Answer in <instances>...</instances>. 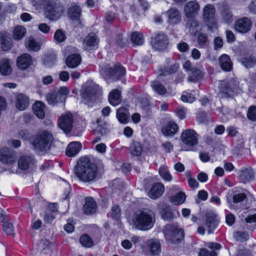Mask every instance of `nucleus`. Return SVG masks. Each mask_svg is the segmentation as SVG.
<instances>
[{
	"mask_svg": "<svg viewBox=\"0 0 256 256\" xmlns=\"http://www.w3.org/2000/svg\"><path fill=\"white\" fill-rule=\"evenodd\" d=\"M98 173V166L86 158H82L75 166V174L84 182L90 183L95 181Z\"/></svg>",
	"mask_w": 256,
	"mask_h": 256,
	"instance_id": "f257e3e1",
	"label": "nucleus"
},
{
	"mask_svg": "<svg viewBox=\"0 0 256 256\" xmlns=\"http://www.w3.org/2000/svg\"><path fill=\"white\" fill-rule=\"evenodd\" d=\"M53 136L50 131L41 130L32 136L31 144L36 153L44 155L50 151Z\"/></svg>",
	"mask_w": 256,
	"mask_h": 256,
	"instance_id": "f03ea898",
	"label": "nucleus"
},
{
	"mask_svg": "<svg viewBox=\"0 0 256 256\" xmlns=\"http://www.w3.org/2000/svg\"><path fill=\"white\" fill-rule=\"evenodd\" d=\"M132 220L136 229L144 231L148 230L154 225L155 214L150 209L143 208L135 212Z\"/></svg>",
	"mask_w": 256,
	"mask_h": 256,
	"instance_id": "7ed1b4c3",
	"label": "nucleus"
},
{
	"mask_svg": "<svg viewBox=\"0 0 256 256\" xmlns=\"http://www.w3.org/2000/svg\"><path fill=\"white\" fill-rule=\"evenodd\" d=\"M100 73L108 82L110 80H118L126 74L125 68L120 64H116L113 68L107 66L106 67L100 66Z\"/></svg>",
	"mask_w": 256,
	"mask_h": 256,
	"instance_id": "20e7f679",
	"label": "nucleus"
},
{
	"mask_svg": "<svg viewBox=\"0 0 256 256\" xmlns=\"http://www.w3.org/2000/svg\"><path fill=\"white\" fill-rule=\"evenodd\" d=\"M46 17L50 20H56L62 16L64 8L58 0H51L46 6Z\"/></svg>",
	"mask_w": 256,
	"mask_h": 256,
	"instance_id": "39448f33",
	"label": "nucleus"
},
{
	"mask_svg": "<svg viewBox=\"0 0 256 256\" xmlns=\"http://www.w3.org/2000/svg\"><path fill=\"white\" fill-rule=\"evenodd\" d=\"M164 232L169 244H176L184 238L183 232L172 225L166 226Z\"/></svg>",
	"mask_w": 256,
	"mask_h": 256,
	"instance_id": "423d86ee",
	"label": "nucleus"
},
{
	"mask_svg": "<svg viewBox=\"0 0 256 256\" xmlns=\"http://www.w3.org/2000/svg\"><path fill=\"white\" fill-rule=\"evenodd\" d=\"M16 152L14 150L8 148L0 150V162L2 164L12 166L16 164Z\"/></svg>",
	"mask_w": 256,
	"mask_h": 256,
	"instance_id": "0eeeda50",
	"label": "nucleus"
},
{
	"mask_svg": "<svg viewBox=\"0 0 256 256\" xmlns=\"http://www.w3.org/2000/svg\"><path fill=\"white\" fill-rule=\"evenodd\" d=\"M203 18L206 22H210L208 24L209 30L212 32L217 28L216 24L214 20L215 8L212 4L206 5L203 9Z\"/></svg>",
	"mask_w": 256,
	"mask_h": 256,
	"instance_id": "6e6552de",
	"label": "nucleus"
},
{
	"mask_svg": "<svg viewBox=\"0 0 256 256\" xmlns=\"http://www.w3.org/2000/svg\"><path fill=\"white\" fill-rule=\"evenodd\" d=\"M180 139L184 144L190 147L196 146L198 142V134L192 129L184 130L181 134Z\"/></svg>",
	"mask_w": 256,
	"mask_h": 256,
	"instance_id": "1a4fd4ad",
	"label": "nucleus"
},
{
	"mask_svg": "<svg viewBox=\"0 0 256 256\" xmlns=\"http://www.w3.org/2000/svg\"><path fill=\"white\" fill-rule=\"evenodd\" d=\"M100 93L99 88L97 85L92 84L86 86L82 94L84 104L95 100L100 96Z\"/></svg>",
	"mask_w": 256,
	"mask_h": 256,
	"instance_id": "9d476101",
	"label": "nucleus"
},
{
	"mask_svg": "<svg viewBox=\"0 0 256 256\" xmlns=\"http://www.w3.org/2000/svg\"><path fill=\"white\" fill-rule=\"evenodd\" d=\"M73 116L70 112H66L62 114L58 118L59 128L65 132H69L72 127Z\"/></svg>",
	"mask_w": 256,
	"mask_h": 256,
	"instance_id": "9b49d317",
	"label": "nucleus"
},
{
	"mask_svg": "<svg viewBox=\"0 0 256 256\" xmlns=\"http://www.w3.org/2000/svg\"><path fill=\"white\" fill-rule=\"evenodd\" d=\"M151 42L154 48L160 50L166 49L168 44V40L166 36L162 33L156 34L152 38Z\"/></svg>",
	"mask_w": 256,
	"mask_h": 256,
	"instance_id": "f8f14e48",
	"label": "nucleus"
},
{
	"mask_svg": "<svg viewBox=\"0 0 256 256\" xmlns=\"http://www.w3.org/2000/svg\"><path fill=\"white\" fill-rule=\"evenodd\" d=\"M36 163L34 156L32 154L24 155L20 156L18 160V167L22 170H26L32 168Z\"/></svg>",
	"mask_w": 256,
	"mask_h": 256,
	"instance_id": "ddd939ff",
	"label": "nucleus"
},
{
	"mask_svg": "<svg viewBox=\"0 0 256 256\" xmlns=\"http://www.w3.org/2000/svg\"><path fill=\"white\" fill-rule=\"evenodd\" d=\"M200 6L196 0L186 2L184 7V12L188 18H192L198 15Z\"/></svg>",
	"mask_w": 256,
	"mask_h": 256,
	"instance_id": "4468645a",
	"label": "nucleus"
},
{
	"mask_svg": "<svg viewBox=\"0 0 256 256\" xmlns=\"http://www.w3.org/2000/svg\"><path fill=\"white\" fill-rule=\"evenodd\" d=\"M238 86L237 82L234 80H224L221 82L220 90L222 93L228 96H232Z\"/></svg>",
	"mask_w": 256,
	"mask_h": 256,
	"instance_id": "2eb2a0df",
	"label": "nucleus"
},
{
	"mask_svg": "<svg viewBox=\"0 0 256 256\" xmlns=\"http://www.w3.org/2000/svg\"><path fill=\"white\" fill-rule=\"evenodd\" d=\"M145 248L152 256H158L160 252V242L154 238L148 240L146 242Z\"/></svg>",
	"mask_w": 256,
	"mask_h": 256,
	"instance_id": "dca6fc26",
	"label": "nucleus"
},
{
	"mask_svg": "<svg viewBox=\"0 0 256 256\" xmlns=\"http://www.w3.org/2000/svg\"><path fill=\"white\" fill-rule=\"evenodd\" d=\"M252 26L251 22L248 18H242L238 20L234 24L236 30L241 33L249 31Z\"/></svg>",
	"mask_w": 256,
	"mask_h": 256,
	"instance_id": "f3484780",
	"label": "nucleus"
},
{
	"mask_svg": "<svg viewBox=\"0 0 256 256\" xmlns=\"http://www.w3.org/2000/svg\"><path fill=\"white\" fill-rule=\"evenodd\" d=\"M98 43V40L94 33L89 34L84 40L83 44L84 48L87 50H94Z\"/></svg>",
	"mask_w": 256,
	"mask_h": 256,
	"instance_id": "a211bd4d",
	"label": "nucleus"
},
{
	"mask_svg": "<svg viewBox=\"0 0 256 256\" xmlns=\"http://www.w3.org/2000/svg\"><path fill=\"white\" fill-rule=\"evenodd\" d=\"M32 63V58L28 54H24L18 57L16 60L17 66L24 70L28 68Z\"/></svg>",
	"mask_w": 256,
	"mask_h": 256,
	"instance_id": "6ab92c4d",
	"label": "nucleus"
},
{
	"mask_svg": "<svg viewBox=\"0 0 256 256\" xmlns=\"http://www.w3.org/2000/svg\"><path fill=\"white\" fill-rule=\"evenodd\" d=\"M218 220L216 216L214 213H208L206 216V226L208 228V233L212 234L214 230L216 228Z\"/></svg>",
	"mask_w": 256,
	"mask_h": 256,
	"instance_id": "aec40b11",
	"label": "nucleus"
},
{
	"mask_svg": "<svg viewBox=\"0 0 256 256\" xmlns=\"http://www.w3.org/2000/svg\"><path fill=\"white\" fill-rule=\"evenodd\" d=\"M164 187L160 182L155 183L148 192L149 196L152 199H156L163 194Z\"/></svg>",
	"mask_w": 256,
	"mask_h": 256,
	"instance_id": "412c9836",
	"label": "nucleus"
},
{
	"mask_svg": "<svg viewBox=\"0 0 256 256\" xmlns=\"http://www.w3.org/2000/svg\"><path fill=\"white\" fill-rule=\"evenodd\" d=\"M29 105V98H28L22 94H18L16 100V108L20 110H24Z\"/></svg>",
	"mask_w": 256,
	"mask_h": 256,
	"instance_id": "4be33fe9",
	"label": "nucleus"
},
{
	"mask_svg": "<svg viewBox=\"0 0 256 256\" xmlns=\"http://www.w3.org/2000/svg\"><path fill=\"white\" fill-rule=\"evenodd\" d=\"M240 178L244 183L249 182L254 179V172L250 168H245L240 171Z\"/></svg>",
	"mask_w": 256,
	"mask_h": 256,
	"instance_id": "5701e85b",
	"label": "nucleus"
},
{
	"mask_svg": "<svg viewBox=\"0 0 256 256\" xmlns=\"http://www.w3.org/2000/svg\"><path fill=\"white\" fill-rule=\"evenodd\" d=\"M218 62L222 70L226 72L230 71L232 64L230 56L226 54H222L218 58Z\"/></svg>",
	"mask_w": 256,
	"mask_h": 256,
	"instance_id": "b1692460",
	"label": "nucleus"
},
{
	"mask_svg": "<svg viewBox=\"0 0 256 256\" xmlns=\"http://www.w3.org/2000/svg\"><path fill=\"white\" fill-rule=\"evenodd\" d=\"M82 148V144L80 142H70L66 150V155L68 157H72L77 154Z\"/></svg>",
	"mask_w": 256,
	"mask_h": 256,
	"instance_id": "393cba45",
	"label": "nucleus"
},
{
	"mask_svg": "<svg viewBox=\"0 0 256 256\" xmlns=\"http://www.w3.org/2000/svg\"><path fill=\"white\" fill-rule=\"evenodd\" d=\"M168 16V22L174 24L178 23L181 20V15L179 11L176 8H172L166 12Z\"/></svg>",
	"mask_w": 256,
	"mask_h": 256,
	"instance_id": "a878e982",
	"label": "nucleus"
},
{
	"mask_svg": "<svg viewBox=\"0 0 256 256\" xmlns=\"http://www.w3.org/2000/svg\"><path fill=\"white\" fill-rule=\"evenodd\" d=\"M178 128V126L173 122H169L162 129V132L166 136H172Z\"/></svg>",
	"mask_w": 256,
	"mask_h": 256,
	"instance_id": "bb28decb",
	"label": "nucleus"
},
{
	"mask_svg": "<svg viewBox=\"0 0 256 256\" xmlns=\"http://www.w3.org/2000/svg\"><path fill=\"white\" fill-rule=\"evenodd\" d=\"M81 10V8L79 6L74 4L68 8L67 14L70 20L78 21L80 20Z\"/></svg>",
	"mask_w": 256,
	"mask_h": 256,
	"instance_id": "cd10ccee",
	"label": "nucleus"
},
{
	"mask_svg": "<svg viewBox=\"0 0 256 256\" xmlns=\"http://www.w3.org/2000/svg\"><path fill=\"white\" fill-rule=\"evenodd\" d=\"M83 209L84 212L86 214H94L96 211V205L94 199L91 198H86Z\"/></svg>",
	"mask_w": 256,
	"mask_h": 256,
	"instance_id": "c85d7f7f",
	"label": "nucleus"
},
{
	"mask_svg": "<svg viewBox=\"0 0 256 256\" xmlns=\"http://www.w3.org/2000/svg\"><path fill=\"white\" fill-rule=\"evenodd\" d=\"M0 40L2 44V48L7 51L11 48L12 42L11 38L4 32H0Z\"/></svg>",
	"mask_w": 256,
	"mask_h": 256,
	"instance_id": "c756f323",
	"label": "nucleus"
},
{
	"mask_svg": "<svg viewBox=\"0 0 256 256\" xmlns=\"http://www.w3.org/2000/svg\"><path fill=\"white\" fill-rule=\"evenodd\" d=\"M81 58L79 54H73L68 56L66 59V64L70 68H75L80 63Z\"/></svg>",
	"mask_w": 256,
	"mask_h": 256,
	"instance_id": "7c9ffc66",
	"label": "nucleus"
},
{
	"mask_svg": "<svg viewBox=\"0 0 256 256\" xmlns=\"http://www.w3.org/2000/svg\"><path fill=\"white\" fill-rule=\"evenodd\" d=\"M45 106L41 102H35L32 106V109L34 114L39 118L42 119L44 116Z\"/></svg>",
	"mask_w": 256,
	"mask_h": 256,
	"instance_id": "2f4dec72",
	"label": "nucleus"
},
{
	"mask_svg": "<svg viewBox=\"0 0 256 256\" xmlns=\"http://www.w3.org/2000/svg\"><path fill=\"white\" fill-rule=\"evenodd\" d=\"M108 100L111 104L118 105L122 101L120 92L118 90H114L109 94Z\"/></svg>",
	"mask_w": 256,
	"mask_h": 256,
	"instance_id": "473e14b6",
	"label": "nucleus"
},
{
	"mask_svg": "<svg viewBox=\"0 0 256 256\" xmlns=\"http://www.w3.org/2000/svg\"><path fill=\"white\" fill-rule=\"evenodd\" d=\"M189 72V76L188 78V81L189 82H195L202 78L201 71L195 67L192 68Z\"/></svg>",
	"mask_w": 256,
	"mask_h": 256,
	"instance_id": "72a5a7b5",
	"label": "nucleus"
},
{
	"mask_svg": "<svg viewBox=\"0 0 256 256\" xmlns=\"http://www.w3.org/2000/svg\"><path fill=\"white\" fill-rule=\"evenodd\" d=\"M0 72L4 76H7L10 74L12 68L10 65V60L8 59H3L0 64Z\"/></svg>",
	"mask_w": 256,
	"mask_h": 256,
	"instance_id": "f704fd0d",
	"label": "nucleus"
},
{
	"mask_svg": "<svg viewBox=\"0 0 256 256\" xmlns=\"http://www.w3.org/2000/svg\"><path fill=\"white\" fill-rule=\"evenodd\" d=\"M47 100L50 104H54L58 102H64L65 98L60 95L58 92H56L48 95Z\"/></svg>",
	"mask_w": 256,
	"mask_h": 256,
	"instance_id": "c9c22d12",
	"label": "nucleus"
},
{
	"mask_svg": "<svg viewBox=\"0 0 256 256\" xmlns=\"http://www.w3.org/2000/svg\"><path fill=\"white\" fill-rule=\"evenodd\" d=\"M179 66L178 64H174L168 67H164L161 70L160 76H170L174 74L178 70Z\"/></svg>",
	"mask_w": 256,
	"mask_h": 256,
	"instance_id": "e433bc0d",
	"label": "nucleus"
},
{
	"mask_svg": "<svg viewBox=\"0 0 256 256\" xmlns=\"http://www.w3.org/2000/svg\"><path fill=\"white\" fill-rule=\"evenodd\" d=\"M116 117L118 121L122 124H126L128 121V110L127 109L122 108L118 110Z\"/></svg>",
	"mask_w": 256,
	"mask_h": 256,
	"instance_id": "4c0bfd02",
	"label": "nucleus"
},
{
	"mask_svg": "<svg viewBox=\"0 0 256 256\" xmlns=\"http://www.w3.org/2000/svg\"><path fill=\"white\" fill-rule=\"evenodd\" d=\"M151 86L152 90L160 95H164L166 92V88L158 81L152 82Z\"/></svg>",
	"mask_w": 256,
	"mask_h": 256,
	"instance_id": "58836bf2",
	"label": "nucleus"
},
{
	"mask_svg": "<svg viewBox=\"0 0 256 256\" xmlns=\"http://www.w3.org/2000/svg\"><path fill=\"white\" fill-rule=\"evenodd\" d=\"M26 33V29L22 26H18L13 31L12 36L14 39L19 40H21Z\"/></svg>",
	"mask_w": 256,
	"mask_h": 256,
	"instance_id": "ea45409f",
	"label": "nucleus"
},
{
	"mask_svg": "<svg viewBox=\"0 0 256 256\" xmlns=\"http://www.w3.org/2000/svg\"><path fill=\"white\" fill-rule=\"evenodd\" d=\"M186 199L185 194L183 192H179L175 196L170 198V200L175 205H178L184 202Z\"/></svg>",
	"mask_w": 256,
	"mask_h": 256,
	"instance_id": "a19ab883",
	"label": "nucleus"
},
{
	"mask_svg": "<svg viewBox=\"0 0 256 256\" xmlns=\"http://www.w3.org/2000/svg\"><path fill=\"white\" fill-rule=\"evenodd\" d=\"M25 44L26 47L30 50L38 51L40 50V46L32 37L28 38L26 40Z\"/></svg>",
	"mask_w": 256,
	"mask_h": 256,
	"instance_id": "79ce46f5",
	"label": "nucleus"
},
{
	"mask_svg": "<svg viewBox=\"0 0 256 256\" xmlns=\"http://www.w3.org/2000/svg\"><path fill=\"white\" fill-rule=\"evenodd\" d=\"M142 151V148L139 142H134L130 146V152L133 156H138L141 154Z\"/></svg>",
	"mask_w": 256,
	"mask_h": 256,
	"instance_id": "37998d69",
	"label": "nucleus"
},
{
	"mask_svg": "<svg viewBox=\"0 0 256 256\" xmlns=\"http://www.w3.org/2000/svg\"><path fill=\"white\" fill-rule=\"evenodd\" d=\"M131 40L132 43L136 46L142 45L144 43L142 34L138 32H134L132 34Z\"/></svg>",
	"mask_w": 256,
	"mask_h": 256,
	"instance_id": "c03bdc74",
	"label": "nucleus"
},
{
	"mask_svg": "<svg viewBox=\"0 0 256 256\" xmlns=\"http://www.w3.org/2000/svg\"><path fill=\"white\" fill-rule=\"evenodd\" d=\"M80 244L84 247L91 248L94 246V242L86 234H83L80 238Z\"/></svg>",
	"mask_w": 256,
	"mask_h": 256,
	"instance_id": "a18cd8bd",
	"label": "nucleus"
},
{
	"mask_svg": "<svg viewBox=\"0 0 256 256\" xmlns=\"http://www.w3.org/2000/svg\"><path fill=\"white\" fill-rule=\"evenodd\" d=\"M242 64L246 68H250L256 64V58L254 57H246L241 60Z\"/></svg>",
	"mask_w": 256,
	"mask_h": 256,
	"instance_id": "49530a36",
	"label": "nucleus"
},
{
	"mask_svg": "<svg viewBox=\"0 0 256 256\" xmlns=\"http://www.w3.org/2000/svg\"><path fill=\"white\" fill-rule=\"evenodd\" d=\"M160 176L162 178L168 182H170L172 180V176L170 174L167 168L164 166H162L160 167L158 170Z\"/></svg>",
	"mask_w": 256,
	"mask_h": 256,
	"instance_id": "de8ad7c7",
	"label": "nucleus"
},
{
	"mask_svg": "<svg viewBox=\"0 0 256 256\" xmlns=\"http://www.w3.org/2000/svg\"><path fill=\"white\" fill-rule=\"evenodd\" d=\"M2 230L7 235H14V228L12 223L8 222H4Z\"/></svg>",
	"mask_w": 256,
	"mask_h": 256,
	"instance_id": "09e8293b",
	"label": "nucleus"
},
{
	"mask_svg": "<svg viewBox=\"0 0 256 256\" xmlns=\"http://www.w3.org/2000/svg\"><path fill=\"white\" fill-rule=\"evenodd\" d=\"M66 36L65 32L61 29L58 30L54 34V40L56 43H60L65 40Z\"/></svg>",
	"mask_w": 256,
	"mask_h": 256,
	"instance_id": "8fccbe9b",
	"label": "nucleus"
},
{
	"mask_svg": "<svg viewBox=\"0 0 256 256\" xmlns=\"http://www.w3.org/2000/svg\"><path fill=\"white\" fill-rule=\"evenodd\" d=\"M108 214L113 219L118 220L120 216V210L119 206L116 204L114 205Z\"/></svg>",
	"mask_w": 256,
	"mask_h": 256,
	"instance_id": "3c124183",
	"label": "nucleus"
},
{
	"mask_svg": "<svg viewBox=\"0 0 256 256\" xmlns=\"http://www.w3.org/2000/svg\"><path fill=\"white\" fill-rule=\"evenodd\" d=\"M235 240L239 242H244L248 240L249 236L247 232H236L234 233Z\"/></svg>",
	"mask_w": 256,
	"mask_h": 256,
	"instance_id": "603ef678",
	"label": "nucleus"
},
{
	"mask_svg": "<svg viewBox=\"0 0 256 256\" xmlns=\"http://www.w3.org/2000/svg\"><path fill=\"white\" fill-rule=\"evenodd\" d=\"M176 116L180 120L186 118V109L182 106H178L174 110Z\"/></svg>",
	"mask_w": 256,
	"mask_h": 256,
	"instance_id": "864d4df0",
	"label": "nucleus"
},
{
	"mask_svg": "<svg viewBox=\"0 0 256 256\" xmlns=\"http://www.w3.org/2000/svg\"><path fill=\"white\" fill-rule=\"evenodd\" d=\"M208 42V36L206 34L200 33L198 36V42L200 47L205 46Z\"/></svg>",
	"mask_w": 256,
	"mask_h": 256,
	"instance_id": "5fc2aeb1",
	"label": "nucleus"
},
{
	"mask_svg": "<svg viewBox=\"0 0 256 256\" xmlns=\"http://www.w3.org/2000/svg\"><path fill=\"white\" fill-rule=\"evenodd\" d=\"M196 98L191 93L186 92L183 94L181 96V100L182 102H185L192 103L195 100Z\"/></svg>",
	"mask_w": 256,
	"mask_h": 256,
	"instance_id": "6e6d98bb",
	"label": "nucleus"
},
{
	"mask_svg": "<svg viewBox=\"0 0 256 256\" xmlns=\"http://www.w3.org/2000/svg\"><path fill=\"white\" fill-rule=\"evenodd\" d=\"M248 118L252 121L256 120V106H252L248 112Z\"/></svg>",
	"mask_w": 256,
	"mask_h": 256,
	"instance_id": "4d7b16f0",
	"label": "nucleus"
},
{
	"mask_svg": "<svg viewBox=\"0 0 256 256\" xmlns=\"http://www.w3.org/2000/svg\"><path fill=\"white\" fill-rule=\"evenodd\" d=\"M246 198V195L244 193H238L233 196V202L238 203L243 202Z\"/></svg>",
	"mask_w": 256,
	"mask_h": 256,
	"instance_id": "13d9d810",
	"label": "nucleus"
},
{
	"mask_svg": "<svg viewBox=\"0 0 256 256\" xmlns=\"http://www.w3.org/2000/svg\"><path fill=\"white\" fill-rule=\"evenodd\" d=\"M214 50L221 48L223 46V40L220 36H217L214 39Z\"/></svg>",
	"mask_w": 256,
	"mask_h": 256,
	"instance_id": "bf43d9fd",
	"label": "nucleus"
},
{
	"mask_svg": "<svg viewBox=\"0 0 256 256\" xmlns=\"http://www.w3.org/2000/svg\"><path fill=\"white\" fill-rule=\"evenodd\" d=\"M74 228L73 220L69 219L67 224L64 226V229L66 232L70 233L73 232Z\"/></svg>",
	"mask_w": 256,
	"mask_h": 256,
	"instance_id": "052dcab7",
	"label": "nucleus"
},
{
	"mask_svg": "<svg viewBox=\"0 0 256 256\" xmlns=\"http://www.w3.org/2000/svg\"><path fill=\"white\" fill-rule=\"evenodd\" d=\"M222 16L223 18L226 22H230L232 17V14L228 10H224L222 12Z\"/></svg>",
	"mask_w": 256,
	"mask_h": 256,
	"instance_id": "680f3d73",
	"label": "nucleus"
},
{
	"mask_svg": "<svg viewBox=\"0 0 256 256\" xmlns=\"http://www.w3.org/2000/svg\"><path fill=\"white\" fill-rule=\"evenodd\" d=\"M116 18L115 14L112 12H108L105 14V20L107 22H112Z\"/></svg>",
	"mask_w": 256,
	"mask_h": 256,
	"instance_id": "e2e57ef3",
	"label": "nucleus"
},
{
	"mask_svg": "<svg viewBox=\"0 0 256 256\" xmlns=\"http://www.w3.org/2000/svg\"><path fill=\"white\" fill-rule=\"evenodd\" d=\"M162 146L164 150L168 152H170L173 150L174 146L170 142H166L162 144Z\"/></svg>",
	"mask_w": 256,
	"mask_h": 256,
	"instance_id": "0e129e2a",
	"label": "nucleus"
},
{
	"mask_svg": "<svg viewBox=\"0 0 256 256\" xmlns=\"http://www.w3.org/2000/svg\"><path fill=\"white\" fill-rule=\"evenodd\" d=\"M178 48L181 52H186L188 50L189 46L188 44L185 42H181L178 44Z\"/></svg>",
	"mask_w": 256,
	"mask_h": 256,
	"instance_id": "69168bd1",
	"label": "nucleus"
},
{
	"mask_svg": "<svg viewBox=\"0 0 256 256\" xmlns=\"http://www.w3.org/2000/svg\"><path fill=\"white\" fill-rule=\"evenodd\" d=\"M226 37L227 42L229 43L234 42L235 40V36L234 33L230 30H226Z\"/></svg>",
	"mask_w": 256,
	"mask_h": 256,
	"instance_id": "338daca9",
	"label": "nucleus"
},
{
	"mask_svg": "<svg viewBox=\"0 0 256 256\" xmlns=\"http://www.w3.org/2000/svg\"><path fill=\"white\" fill-rule=\"evenodd\" d=\"M59 78L62 81L66 82L70 78L69 73L66 71H62L60 72Z\"/></svg>",
	"mask_w": 256,
	"mask_h": 256,
	"instance_id": "774afa93",
	"label": "nucleus"
}]
</instances>
